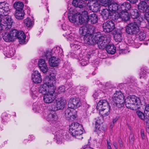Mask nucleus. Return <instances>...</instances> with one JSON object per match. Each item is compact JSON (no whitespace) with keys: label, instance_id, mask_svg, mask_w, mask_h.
<instances>
[{"label":"nucleus","instance_id":"obj_57","mask_svg":"<svg viewBox=\"0 0 149 149\" xmlns=\"http://www.w3.org/2000/svg\"><path fill=\"white\" fill-rule=\"evenodd\" d=\"M144 17L148 24V25L147 26V28L149 29V12L146 13L144 14Z\"/></svg>","mask_w":149,"mask_h":149},{"label":"nucleus","instance_id":"obj_32","mask_svg":"<svg viewBox=\"0 0 149 149\" xmlns=\"http://www.w3.org/2000/svg\"><path fill=\"white\" fill-rule=\"evenodd\" d=\"M101 15L104 19H107L109 17L112 15V13L107 9H103L102 11Z\"/></svg>","mask_w":149,"mask_h":149},{"label":"nucleus","instance_id":"obj_28","mask_svg":"<svg viewBox=\"0 0 149 149\" xmlns=\"http://www.w3.org/2000/svg\"><path fill=\"white\" fill-rule=\"evenodd\" d=\"M121 6H120L117 3H110L108 6L109 10L111 12L112 11H115L116 10L118 11L120 10Z\"/></svg>","mask_w":149,"mask_h":149},{"label":"nucleus","instance_id":"obj_62","mask_svg":"<svg viewBox=\"0 0 149 149\" xmlns=\"http://www.w3.org/2000/svg\"><path fill=\"white\" fill-rule=\"evenodd\" d=\"M88 63V60L85 61L84 59L81 60L80 62V63L82 66H84L86 65Z\"/></svg>","mask_w":149,"mask_h":149},{"label":"nucleus","instance_id":"obj_11","mask_svg":"<svg viewBox=\"0 0 149 149\" xmlns=\"http://www.w3.org/2000/svg\"><path fill=\"white\" fill-rule=\"evenodd\" d=\"M0 22L6 25L7 28L10 29L11 27L13 21L10 16L6 15L0 17Z\"/></svg>","mask_w":149,"mask_h":149},{"label":"nucleus","instance_id":"obj_22","mask_svg":"<svg viewBox=\"0 0 149 149\" xmlns=\"http://www.w3.org/2000/svg\"><path fill=\"white\" fill-rule=\"evenodd\" d=\"M108 102L105 100H101L99 101L97 104V109L99 110H101L103 108H109Z\"/></svg>","mask_w":149,"mask_h":149},{"label":"nucleus","instance_id":"obj_43","mask_svg":"<svg viewBox=\"0 0 149 149\" xmlns=\"http://www.w3.org/2000/svg\"><path fill=\"white\" fill-rule=\"evenodd\" d=\"M131 8V5L128 2H125L122 4V11H126L129 10Z\"/></svg>","mask_w":149,"mask_h":149},{"label":"nucleus","instance_id":"obj_35","mask_svg":"<svg viewBox=\"0 0 149 149\" xmlns=\"http://www.w3.org/2000/svg\"><path fill=\"white\" fill-rule=\"evenodd\" d=\"M116 34L114 36L115 41L117 42H121V31L120 29H118L115 31Z\"/></svg>","mask_w":149,"mask_h":149},{"label":"nucleus","instance_id":"obj_59","mask_svg":"<svg viewBox=\"0 0 149 149\" xmlns=\"http://www.w3.org/2000/svg\"><path fill=\"white\" fill-rule=\"evenodd\" d=\"M134 136L133 134H131L129 136V139L130 143H132L134 140Z\"/></svg>","mask_w":149,"mask_h":149},{"label":"nucleus","instance_id":"obj_38","mask_svg":"<svg viewBox=\"0 0 149 149\" xmlns=\"http://www.w3.org/2000/svg\"><path fill=\"white\" fill-rule=\"evenodd\" d=\"M110 107L107 108H103L100 111L99 113L103 117L108 116L110 113Z\"/></svg>","mask_w":149,"mask_h":149},{"label":"nucleus","instance_id":"obj_8","mask_svg":"<svg viewBox=\"0 0 149 149\" xmlns=\"http://www.w3.org/2000/svg\"><path fill=\"white\" fill-rule=\"evenodd\" d=\"M55 79L56 77L53 74L46 76L44 80V84L51 90L55 89L54 86L55 83Z\"/></svg>","mask_w":149,"mask_h":149},{"label":"nucleus","instance_id":"obj_39","mask_svg":"<svg viewBox=\"0 0 149 149\" xmlns=\"http://www.w3.org/2000/svg\"><path fill=\"white\" fill-rule=\"evenodd\" d=\"M23 7L24 4L22 2H16L14 4V7L16 9V10H23Z\"/></svg>","mask_w":149,"mask_h":149},{"label":"nucleus","instance_id":"obj_46","mask_svg":"<svg viewBox=\"0 0 149 149\" xmlns=\"http://www.w3.org/2000/svg\"><path fill=\"white\" fill-rule=\"evenodd\" d=\"M130 19V17L128 12L126 11L125 12L124 11L123 12V11H122V20L127 21L129 20Z\"/></svg>","mask_w":149,"mask_h":149},{"label":"nucleus","instance_id":"obj_18","mask_svg":"<svg viewBox=\"0 0 149 149\" xmlns=\"http://www.w3.org/2000/svg\"><path fill=\"white\" fill-rule=\"evenodd\" d=\"M13 30L16 31V33L15 35H14L15 38H17L19 40L20 44L24 43L26 36L24 32L23 31H18L16 29H14Z\"/></svg>","mask_w":149,"mask_h":149},{"label":"nucleus","instance_id":"obj_63","mask_svg":"<svg viewBox=\"0 0 149 149\" xmlns=\"http://www.w3.org/2000/svg\"><path fill=\"white\" fill-rule=\"evenodd\" d=\"M103 141V139L102 138H99L98 141L97 142V146L99 147H101Z\"/></svg>","mask_w":149,"mask_h":149},{"label":"nucleus","instance_id":"obj_4","mask_svg":"<svg viewBox=\"0 0 149 149\" xmlns=\"http://www.w3.org/2000/svg\"><path fill=\"white\" fill-rule=\"evenodd\" d=\"M82 129V125L77 123H72L69 126L70 133L73 136L77 138H78V136H81L83 133Z\"/></svg>","mask_w":149,"mask_h":149},{"label":"nucleus","instance_id":"obj_61","mask_svg":"<svg viewBox=\"0 0 149 149\" xmlns=\"http://www.w3.org/2000/svg\"><path fill=\"white\" fill-rule=\"evenodd\" d=\"M143 92H144L146 95H148L149 92V87L146 86L144 87V88L143 89Z\"/></svg>","mask_w":149,"mask_h":149},{"label":"nucleus","instance_id":"obj_7","mask_svg":"<svg viewBox=\"0 0 149 149\" xmlns=\"http://www.w3.org/2000/svg\"><path fill=\"white\" fill-rule=\"evenodd\" d=\"M98 34H100V32H97L94 34L90 33L84 36L83 37L84 42L88 45H92L95 44L97 39L99 37Z\"/></svg>","mask_w":149,"mask_h":149},{"label":"nucleus","instance_id":"obj_6","mask_svg":"<svg viewBox=\"0 0 149 149\" xmlns=\"http://www.w3.org/2000/svg\"><path fill=\"white\" fill-rule=\"evenodd\" d=\"M99 37L96 40V42L98 47L100 49H104L105 48L107 45L110 42V38L106 36H101L100 34H98Z\"/></svg>","mask_w":149,"mask_h":149},{"label":"nucleus","instance_id":"obj_48","mask_svg":"<svg viewBox=\"0 0 149 149\" xmlns=\"http://www.w3.org/2000/svg\"><path fill=\"white\" fill-rule=\"evenodd\" d=\"M139 38L141 40H145L146 41L149 40L148 37H146V34L144 32H141L139 34Z\"/></svg>","mask_w":149,"mask_h":149},{"label":"nucleus","instance_id":"obj_17","mask_svg":"<svg viewBox=\"0 0 149 149\" xmlns=\"http://www.w3.org/2000/svg\"><path fill=\"white\" fill-rule=\"evenodd\" d=\"M104 31L108 33L112 31L115 28L114 23L111 20H108L103 24Z\"/></svg>","mask_w":149,"mask_h":149},{"label":"nucleus","instance_id":"obj_2","mask_svg":"<svg viewBox=\"0 0 149 149\" xmlns=\"http://www.w3.org/2000/svg\"><path fill=\"white\" fill-rule=\"evenodd\" d=\"M139 20L128 24L126 28V32L130 34H136L139 31V27L141 22L143 20V17H139Z\"/></svg>","mask_w":149,"mask_h":149},{"label":"nucleus","instance_id":"obj_19","mask_svg":"<svg viewBox=\"0 0 149 149\" xmlns=\"http://www.w3.org/2000/svg\"><path fill=\"white\" fill-rule=\"evenodd\" d=\"M10 9L8 4L5 2L0 3V17L4 15H7L8 12Z\"/></svg>","mask_w":149,"mask_h":149},{"label":"nucleus","instance_id":"obj_53","mask_svg":"<svg viewBox=\"0 0 149 149\" xmlns=\"http://www.w3.org/2000/svg\"><path fill=\"white\" fill-rule=\"evenodd\" d=\"M1 117L2 120L5 122H7L9 119L8 114L5 112L2 114Z\"/></svg>","mask_w":149,"mask_h":149},{"label":"nucleus","instance_id":"obj_30","mask_svg":"<svg viewBox=\"0 0 149 149\" xmlns=\"http://www.w3.org/2000/svg\"><path fill=\"white\" fill-rule=\"evenodd\" d=\"M130 14L132 19H134V21L138 22L140 17H142L141 15L139 14L137 10L136 9L132 10L131 11Z\"/></svg>","mask_w":149,"mask_h":149},{"label":"nucleus","instance_id":"obj_16","mask_svg":"<svg viewBox=\"0 0 149 149\" xmlns=\"http://www.w3.org/2000/svg\"><path fill=\"white\" fill-rule=\"evenodd\" d=\"M16 31L13 30L8 33L5 32L2 34L3 38L6 42H10L15 39L14 35L16 34Z\"/></svg>","mask_w":149,"mask_h":149},{"label":"nucleus","instance_id":"obj_58","mask_svg":"<svg viewBox=\"0 0 149 149\" xmlns=\"http://www.w3.org/2000/svg\"><path fill=\"white\" fill-rule=\"evenodd\" d=\"M80 90V93L82 94H84L87 91V88L86 87H81Z\"/></svg>","mask_w":149,"mask_h":149},{"label":"nucleus","instance_id":"obj_49","mask_svg":"<svg viewBox=\"0 0 149 149\" xmlns=\"http://www.w3.org/2000/svg\"><path fill=\"white\" fill-rule=\"evenodd\" d=\"M54 50L55 51V53H57L58 54H59L61 56H62V55L63 54V49L59 46H58L56 47L55 48H54L52 50V51Z\"/></svg>","mask_w":149,"mask_h":149},{"label":"nucleus","instance_id":"obj_60","mask_svg":"<svg viewBox=\"0 0 149 149\" xmlns=\"http://www.w3.org/2000/svg\"><path fill=\"white\" fill-rule=\"evenodd\" d=\"M141 136L142 137V139L144 140V141L146 140V136H145L144 131L143 130H141Z\"/></svg>","mask_w":149,"mask_h":149},{"label":"nucleus","instance_id":"obj_51","mask_svg":"<svg viewBox=\"0 0 149 149\" xmlns=\"http://www.w3.org/2000/svg\"><path fill=\"white\" fill-rule=\"evenodd\" d=\"M10 29L7 28V27L1 22H0V33L5 31H7Z\"/></svg>","mask_w":149,"mask_h":149},{"label":"nucleus","instance_id":"obj_15","mask_svg":"<svg viewBox=\"0 0 149 149\" xmlns=\"http://www.w3.org/2000/svg\"><path fill=\"white\" fill-rule=\"evenodd\" d=\"M55 92V89L52 90H49L48 92L44 95L43 100L44 102L47 103L52 102L53 101H54V94Z\"/></svg>","mask_w":149,"mask_h":149},{"label":"nucleus","instance_id":"obj_10","mask_svg":"<svg viewBox=\"0 0 149 149\" xmlns=\"http://www.w3.org/2000/svg\"><path fill=\"white\" fill-rule=\"evenodd\" d=\"M81 103L79 98L74 97L71 98L69 101L68 107L70 109H75L79 107Z\"/></svg>","mask_w":149,"mask_h":149},{"label":"nucleus","instance_id":"obj_34","mask_svg":"<svg viewBox=\"0 0 149 149\" xmlns=\"http://www.w3.org/2000/svg\"><path fill=\"white\" fill-rule=\"evenodd\" d=\"M138 8L141 12H145L147 8L146 3L145 1H141L138 6Z\"/></svg>","mask_w":149,"mask_h":149},{"label":"nucleus","instance_id":"obj_29","mask_svg":"<svg viewBox=\"0 0 149 149\" xmlns=\"http://www.w3.org/2000/svg\"><path fill=\"white\" fill-rule=\"evenodd\" d=\"M59 62V59L52 56L49 59V63L50 66L54 67L57 66Z\"/></svg>","mask_w":149,"mask_h":149},{"label":"nucleus","instance_id":"obj_47","mask_svg":"<svg viewBox=\"0 0 149 149\" xmlns=\"http://www.w3.org/2000/svg\"><path fill=\"white\" fill-rule=\"evenodd\" d=\"M82 15L83 16L82 17L83 20H84L83 23L86 24L88 21V19H89V16L88 15V13L87 11H84L82 12Z\"/></svg>","mask_w":149,"mask_h":149},{"label":"nucleus","instance_id":"obj_52","mask_svg":"<svg viewBox=\"0 0 149 149\" xmlns=\"http://www.w3.org/2000/svg\"><path fill=\"white\" fill-rule=\"evenodd\" d=\"M65 90V86H61L58 88L57 90V93L59 94L64 93Z\"/></svg>","mask_w":149,"mask_h":149},{"label":"nucleus","instance_id":"obj_9","mask_svg":"<svg viewBox=\"0 0 149 149\" xmlns=\"http://www.w3.org/2000/svg\"><path fill=\"white\" fill-rule=\"evenodd\" d=\"M64 105V101L61 98H58L52 103L51 109L53 111H55L62 109Z\"/></svg>","mask_w":149,"mask_h":149},{"label":"nucleus","instance_id":"obj_56","mask_svg":"<svg viewBox=\"0 0 149 149\" xmlns=\"http://www.w3.org/2000/svg\"><path fill=\"white\" fill-rule=\"evenodd\" d=\"M144 113L148 116H149V104H147L146 106Z\"/></svg>","mask_w":149,"mask_h":149},{"label":"nucleus","instance_id":"obj_37","mask_svg":"<svg viewBox=\"0 0 149 149\" xmlns=\"http://www.w3.org/2000/svg\"><path fill=\"white\" fill-rule=\"evenodd\" d=\"M24 14L23 10H16L14 15L17 19H21L23 18Z\"/></svg>","mask_w":149,"mask_h":149},{"label":"nucleus","instance_id":"obj_25","mask_svg":"<svg viewBox=\"0 0 149 149\" xmlns=\"http://www.w3.org/2000/svg\"><path fill=\"white\" fill-rule=\"evenodd\" d=\"M138 116L142 120H143L146 123V125L149 126V116L143 114L140 111H137L136 112Z\"/></svg>","mask_w":149,"mask_h":149},{"label":"nucleus","instance_id":"obj_3","mask_svg":"<svg viewBox=\"0 0 149 149\" xmlns=\"http://www.w3.org/2000/svg\"><path fill=\"white\" fill-rule=\"evenodd\" d=\"M76 10L74 8H70L68 11V18L71 22L74 23L78 19L79 22L80 24L83 23L82 16L79 13H75Z\"/></svg>","mask_w":149,"mask_h":149},{"label":"nucleus","instance_id":"obj_14","mask_svg":"<svg viewBox=\"0 0 149 149\" xmlns=\"http://www.w3.org/2000/svg\"><path fill=\"white\" fill-rule=\"evenodd\" d=\"M94 29L93 26L87 25L81 27L79 29L80 33L84 36L93 32Z\"/></svg>","mask_w":149,"mask_h":149},{"label":"nucleus","instance_id":"obj_36","mask_svg":"<svg viewBox=\"0 0 149 149\" xmlns=\"http://www.w3.org/2000/svg\"><path fill=\"white\" fill-rule=\"evenodd\" d=\"M33 109L35 112L37 113H40L43 111V109L40 104L37 103L33 104Z\"/></svg>","mask_w":149,"mask_h":149},{"label":"nucleus","instance_id":"obj_64","mask_svg":"<svg viewBox=\"0 0 149 149\" xmlns=\"http://www.w3.org/2000/svg\"><path fill=\"white\" fill-rule=\"evenodd\" d=\"M74 35L73 34L70 33L69 34H68V39L69 40L71 41L72 40H73L74 39Z\"/></svg>","mask_w":149,"mask_h":149},{"label":"nucleus","instance_id":"obj_13","mask_svg":"<svg viewBox=\"0 0 149 149\" xmlns=\"http://www.w3.org/2000/svg\"><path fill=\"white\" fill-rule=\"evenodd\" d=\"M121 92L116 91V93L114 94V97L112 98V104L114 106H116L118 108L121 107Z\"/></svg>","mask_w":149,"mask_h":149},{"label":"nucleus","instance_id":"obj_55","mask_svg":"<svg viewBox=\"0 0 149 149\" xmlns=\"http://www.w3.org/2000/svg\"><path fill=\"white\" fill-rule=\"evenodd\" d=\"M52 53L51 51L47 50L45 52L44 56L46 57V59L49 58L52 55Z\"/></svg>","mask_w":149,"mask_h":149},{"label":"nucleus","instance_id":"obj_26","mask_svg":"<svg viewBox=\"0 0 149 149\" xmlns=\"http://www.w3.org/2000/svg\"><path fill=\"white\" fill-rule=\"evenodd\" d=\"M102 123V122H100L98 120L96 121L95 127L96 131L97 133H99V132H103L106 129V126L101 124Z\"/></svg>","mask_w":149,"mask_h":149},{"label":"nucleus","instance_id":"obj_24","mask_svg":"<svg viewBox=\"0 0 149 149\" xmlns=\"http://www.w3.org/2000/svg\"><path fill=\"white\" fill-rule=\"evenodd\" d=\"M58 119V117L55 112H51L49 113L47 117V121L50 122L52 123L56 122Z\"/></svg>","mask_w":149,"mask_h":149},{"label":"nucleus","instance_id":"obj_23","mask_svg":"<svg viewBox=\"0 0 149 149\" xmlns=\"http://www.w3.org/2000/svg\"><path fill=\"white\" fill-rule=\"evenodd\" d=\"M72 4L74 6L80 8L85 7L87 5L86 3L83 0H73Z\"/></svg>","mask_w":149,"mask_h":149},{"label":"nucleus","instance_id":"obj_33","mask_svg":"<svg viewBox=\"0 0 149 149\" xmlns=\"http://www.w3.org/2000/svg\"><path fill=\"white\" fill-rule=\"evenodd\" d=\"M107 53L110 54H114L116 51V47L113 44L108 45L106 47Z\"/></svg>","mask_w":149,"mask_h":149},{"label":"nucleus","instance_id":"obj_20","mask_svg":"<svg viewBox=\"0 0 149 149\" xmlns=\"http://www.w3.org/2000/svg\"><path fill=\"white\" fill-rule=\"evenodd\" d=\"M31 79L33 82L35 83H40L42 81L40 74L37 70L34 71L32 74Z\"/></svg>","mask_w":149,"mask_h":149},{"label":"nucleus","instance_id":"obj_45","mask_svg":"<svg viewBox=\"0 0 149 149\" xmlns=\"http://www.w3.org/2000/svg\"><path fill=\"white\" fill-rule=\"evenodd\" d=\"M24 23L25 26L27 27H30L32 26L33 24V22L29 18H27L24 20Z\"/></svg>","mask_w":149,"mask_h":149},{"label":"nucleus","instance_id":"obj_41","mask_svg":"<svg viewBox=\"0 0 149 149\" xmlns=\"http://www.w3.org/2000/svg\"><path fill=\"white\" fill-rule=\"evenodd\" d=\"M97 1H95V2L93 3V5L92 6H90L88 4L90 10H92V11H95L98 10L99 5Z\"/></svg>","mask_w":149,"mask_h":149},{"label":"nucleus","instance_id":"obj_1","mask_svg":"<svg viewBox=\"0 0 149 149\" xmlns=\"http://www.w3.org/2000/svg\"><path fill=\"white\" fill-rule=\"evenodd\" d=\"M125 105L128 109L135 110L139 108L141 101L139 97L134 95L128 96L125 99Z\"/></svg>","mask_w":149,"mask_h":149},{"label":"nucleus","instance_id":"obj_12","mask_svg":"<svg viewBox=\"0 0 149 149\" xmlns=\"http://www.w3.org/2000/svg\"><path fill=\"white\" fill-rule=\"evenodd\" d=\"M68 108L66 109L65 111L64 115L65 116L67 120L70 119L72 120H73L76 118L77 111L73 109Z\"/></svg>","mask_w":149,"mask_h":149},{"label":"nucleus","instance_id":"obj_50","mask_svg":"<svg viewBox=\"0 0 149 149\" xmlns=\"http://www.w3.org/2000/svg\"><path fill=\"white\" fill-rule=\"evenodd\" d=\"M102 94H103V93L99 91H97L95 92L93 96V97L95 99H97L98 98V97H99V98H100Z\"/></svg>","mask_w":149,"mask_h":149},{"label":"nucleus","instance_id":"obj_42","mask_svg":"<svg viewBox=\"0 0 149 149\" xmlns=\"http://www.w3.org/2000/svg\"><path fill=\"white\" fill-rule=\"evenodd\" d=\"M89 19H88V21L90 20L91 23L93 24H95L98 21V17L97 15L94 13L91 15L89 16Z\"/></svg>","mask_w":149,"mask_h":149},{"label":"nucleus","instance_id":"obj_5","mask_svg":"<svg viewBox=\"0 0 149 149\" xmlns=\"http://www.w3.org/2000/svg\"><path fill=\"white\" fill-rule=\"evenodd\" d=\"M49 90H51L43 84L42 85H40L37 90L36 87H32L31 89V94L33 98L34 99L35 97H37L38 93H41L45 95L47 91L48 92Z\"/></svg>","mask_w":149,"mask_h":149},{"label":"nucleus","instance_id":"obj_40","mask_svg":"<svg viewBox=\"0 0 149 149\" xmlns=\"http://www.w3.org/2000/svg\"><path fill=\"white\" fill-rule=\"evenodd\" d=\"M127 83L129 84H131L133 86H137V80L135 79L133 77H128L127 79Z\"/></svg>","mask_w":149,"mask_h":149},{"label":"nucleus","instance_id":"obj_27","mask_svg":"<svg viewBox=\"0 0 149 149\" xmlns=\"http://www.w3.org/2000/svg\"><path fill=\"white\" fill-rule=\"evenodd\" d=\"M4 49V54L5 56L8 58H10L13 56L15 53V51L12 48H10L8 47Z\"/></svg>","mask_w":149,"mask_h":149},{"label":"nucleus","instance_id":"obj_31","mask_svg":"<svg viewBox=\"0 0 149 149\" xmlns=\"http://www.w3.org/2000/svg\"><path fill=\"white\" fill-rule=\"evenodd\" d=\"M63 131L62 130L58 131L56 132L55 138L57 140V142L58 144H60L62 143V139L64 138L62 134Z\"/></svg>","mask_w":149,"mask_h":149},{"label":"nucleus","instance_id":"obj_44","mask_svg":"<svg viewBox=\"0 0 149 149\" xmlns=\"http://www.w3.org/2000/svg\"><path fill=\"white\" fill-rule=\"evenodd\" d=\"M121 10L116 12L114 15L113 19L116 22H119L121 21Z\"/></svg>","mask_w":149,"mask_h":149},{"label":"nucleus","instance_id":"obj_21","mask_svg":"<svg viewBox=\"0 0 149 149\" xmlns=\"http://www.w3.org/2000/svg\"><path fill=\"white\" fill-rule=\"evenodd\" d=\"M38 64L41 70L43 73H46L47 71L48 68L45 60L43 59H40L38 61Z\"/></svg>","mask_w":149,"mask_h":149},{"label":"nucleus","instance_id":"obj_54","mask_svg":"<svg viewBox=\"0 0 149 149\" xmlns=\"http://www.w3.org/2000/svg\"><path fill=\"white\" fill-rule=\"evenodd\" d=\"M147 77V75L146 73V71H143L142 72L141 71V72H140V79H146Z\"/></svg>","mask_w":149,"mask_h":149}]
</instances>
